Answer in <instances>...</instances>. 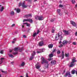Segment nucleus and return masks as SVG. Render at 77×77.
I'll return each instance as SVG.
<instances>
[{
	"mask_svg": "<svg viewBox=\"0 0 77 77\" xmlns=\"http://www.w3.org/2000/svg\"><path fill=\"white\" fill-rule=\"evenodd\" d=\"M76 61L75 58H73L72 60V62H71L69 67H70V68L74 67V66H75V63L76 62Z\"/></svg>",
	"mask_w": 77,
	"mask_h": 77,
	"instance_id": "1",
	"label": "nucleus"
},
{
	"mask_svg": "<svg viewBox=\"0 0 77 77\" xmlns=\"http://www.w3.org/2000/svg\"><path fill=\"white\" fill-rule=\"evenodd\" d=\"M41 60L42 64H44V63H47L46 68H48V66H49V64H48V62L46 60H45V59L44 58H41Z\"/></svg>",
	"mask_w": 77,
	"mask_h": 77,
	"instance_id": "2",
	"label": "nucleus"
},
{
	"mask_svg": "<svg viewBox=\"0 0 77 77\" xmlns=\"http://www.w3.org/2000/svg\"><path fill=\"white\" fill-rule=\"evenodd\" d=\"M35 18L37 20H40L41 21L42 20H44V17L42 16H37L35 17Z\"/></svg>",
	"mask_w": 77,
	"mask_h": 77,
	"instance_id": "3",
	"label": "nucleus"
},
{
	"mask_svg": "<svg viewBox=\"0 0 77 77\" xmlns=\"http://www.w3.org/2000/svg\"><path fill=\"white\" fill-rule=\"evenodd\" d=\"M25 21H26V22H29L30 23H33V20L30 18L27 19H24L23 22H25Z\"/></svg>",
	"mask_w": 77,
	"mask_h": 77,
	"instance_id": "4",
	"label": "nucleus"
},
{
	"mask_svg": "<svg viewBox=\"0 0 77 77\" xmlns=\"http://www.w3.org/2000/svg\"><path fill=\"white\" fill-rule=\"evenodd\" d=\"M64 77H71V75L70 74V72H66V74L64 75Z\"/></svg>",
	"mask_w": 77,
	"mask_h": 77,
	"instance_id": "5",
	"label": "nucleus"
},
{
	"mask_svg": "<svg viewBox=\"0 0 77 77\" xmlns=\"http://www.w3.org/2000/svg\"><path fill=\"white\" fill-rule=\"evenodd\" d=\"M32 15L31 14H27L25 15L24 17V18H29V17H32Z\"/></svg>",
	"mask_w": 77,
	"mask_h": 77,
	"instance_id": "6",
	"label": "nucleus"
},
{
	"mask_svg": "<svg viewBox=\"0 0 77 77\" xmlns=\"http://www.w3.org/2000/svg\"><path fill=\"white\" fill-rule=\"evenodd\" d=\"M36 54V52L34 51L31 54V56L30 58H34L35 57V56Z\"/></svg>",
	"mask_w": 77,
	"mask_h": 77,
	"instance_id": "7",
	"label": "nucleus"
},
{
	"mask_svg": "<svg viewBox=\"0 0 77 77\" xmlns=\"http://www.w3.org/2000/svg\"><path fill=\"white\" fill-rule=\"evenodd\" d=\"M41 66V65L39 64V63H37L35 65L36 68L37 69H39Z\"/></svg>",
	"mask_w": 77,
	"mask_h": 77,
	"instance_id": "8",
	"label": "nucleus"
},
{
	"mask_svg": "<svg viewBox=\"0 0 77 77\" xmlns=\"http://www.w3.org/2000/svg\"><path fill=\"white\" fill-rule=\"evenodd\" d=\"M22 6L23 8H26L27 7V5H25V3L24 2H23V3L22 4Z\"/></svg>",
	"mask_w": 77,
	"mask_h": 77,
	"instance_id": "9",
	"label": "nucleus"
},
{
	"mask_svg": "<svg viewBox=\"0 0 77 77\" xmlns=\"http://www.w3.org/2000/svg\"><path fill=\"white\" fill-rule=\"evenodd\" d=\"M70 23L73 26H75V27L77 26V25L75 24V23L74 22V21L72 20L71 21Z\"/></svg>",
	"mask_w": 77,
	"mask_h": 77,
	"instance_id": "10",
	"label": "nucleus"
},
{
	"mask_svg": "<svg viewBox=\"0 0 77 77\" xmlns=\"http://www.w3.org/2000/svg\"><path fill=\"white\" fill-rule=\"evenodd\" d=\"M57 12L58 14H59V15H60V16H61L62 14H61V13H60V12H61V11H60V10L59 9H57Z\"/></svg>",
	"mask_w": 77,
	"mask_h": 77,
	"instance_id": "11",
	"label": "nucleus"
},
{
	"mask_svg": "<svg viewBox=\"0 0 77 77\" xmlns=\"http://www.w3.org/2000/svg\"><path fill=\"white\" fill-rule=\"evenodd\" d=\"M68 42L67 41H66V40H64L62 42V44L63 45H65L66 44H67Z\"/></svg>",
	"mask_w": 77,
	"mask_h": 77,
	"instance_id": "12",
	"label": "nucleus"
},
{
	"mask_svg": "<svg viewBox=\"0 0 77 77\" xmlns=\"http://www.w3.org/2000/svg\"><path fill=\"white\" fill-rule=\"evenodd\" d=\"M24 30L23 29V32H30V29L27 28L26 30L24 29Z\"/></svg>",
	"mask_w": 77,
	"mask_h": 77,
	"instance_id": "13",
	"label": "nucleus"
},
{
	"mask_svg": "<svg viewBox=\"0 0 77 77\" xmlns=\"http://www.w3.org/2000/svg\"><path fill=\"white\" fill-rule=\"evenodd\" d=\"M43 45H44V42H40L39 43L38 45L40 47L42 46Z\"/></svg>",
	"mask_w": 77,
	"mask_h": 77,
	"instance_id": "14",
	"label": "nucleus"
},
{
	"mask_svg": "<svg viewBox=\"0 0 77 77\" xmlns=\"http://www.w3.org/2000/svg\"><path fill=\"white\" fill-rule=\"evenodd\" d=\"M51 65H54L56 63V62L55 60H53L51 62Z\"/></svg>",
	"mask_w": 77,
	"mask_h": 77,
	"instance_id": "15",
	"label": "nucleus"
},
{
	"mask_svg": "<svg viewBox=\"0 0 77 77\" xmlns=\"http://www.w3.org/2000/svg\"><path fill=\"white\" fill-rule=\"evenodd\" d=\"M53 47V44H49L48 45V47L49 48H52Z\"/></svg>",
	"mask_w": 77,
	"mask_h": 77,
	"instance_id": "16",
	"label": "nucleus"
},
{
	"mask_svg": "<svg viewBox=\"0 0 77 77\" xmlns=\"http://www.w3.org/2000/svg\"><path fill=\"white\" fill-rule=\"evenodd\" d=\"M23 25H24V24H26V26H28V27H30V24L28 23H23Z\"/></svg>",
	"mask_w": 77,
	"mask_h": 77,
	"instance_id": "17",
	"label": "nucleus"
},
{
	"mask_svg": "<svg viewBox=\"0 0 77 77\" xmlns=\"http://www.w3.org/2000/svg\"><path fill=\"white\" fill-rule=\"evenodd\" d=\"M62 32H59L58 34V38H60L62 36Z\"/></svg>",
	"mask_w": 77,
	"mask_h": 77,
	"instance_id": "18",
	"label": "nucleus"
},
{
	"mask_svg": "<svg viewBox=\"0 0 77 77\" xmlns=\"http://www.w3.org/2000/svg\"><path fill=\"white\" fill-rule=\"evenodd\" d=\"M24 65H25V62H23L21 63V66H20V67H21V66H22V67H23V66H24Z\"/></svg>",
	"mask_w": 77,
	"mask_h": 77,
	"instance_id": "19",
	"label": "nucleus"
},
{
	"mask_svg": "<svg viewBox=\"0 0 77 77\" xmlns=\"http://www.w3.org/2000/svg\"><path fill=\"white\" fill-rule=\"evenodd\" d=\"M64 33H65L66 35H68L69 34V32H68V31H66V30H64Z\"/></svg>",
	"mask_w": 77,
	"mask_h": 77,
	"instance_id": "20",
	"label": "nucleus"
},
{
	"mask_svg": "<svg viewBox=\"0 0 77 77\" xmlns=\"http://www.w3.org/2000/svg\"><path fill=\"white\" fill-rule=\"evenodd\" d=\"M37 50L38 51H40V52H41V53H42V52H44V49H38Z\"/></svg>",
	"mask_w": 77,
	"mask_h": 77,
	"instance_id": "21",
	"label": "nucleus"
},
{
	"mask_svg": "<svg viewBox=\"0 0 77 77\" xmlns=\"http://www.w3.org/2000/svg\"><path fill=\"white\" fill-rule=\"evenodd\" d=\"M3 60H4V58H2L1 59V60L0 61V65H1V64L3 63Z\"/></svg>",
	"mask_w": 77,
	"mask_h": 77,
	"instance_id": "22",
	"label": "nucleus"
},
{
	"mask_svg": "<svg viewBox=\"0 0 77 77\" xmlns=\"http://www.w3.org/2000/svg\"><path fill=\"white\" fill-rule=\"evenodd\" d=\"M65 56L66 57H69V53H68L67 54H65Z\"/></svg>",
	"mask_w": 77,
	"mask_h": 77,
	"instance_id": "23",
	"label": "nucleus"
},
{
	"mask_svg": "<svg viewBox=\"0 0 77 77\" xmlns=\"http://www.w3.org/2000/svg\"><path fill=\"white\" fill-rule=\"evenodd\" d=\"M49 57L50 58L53 57V54H49Z\"/></svg>",
	"mask_w": 77,
	"mask_h": 77,
	"instance_id": "24",
	"label": "nucleus"
},
{
	"mask_svg": "<svg viewBox=\"0 0 77 77\" xmlns=\"http://www.w3.org/2000/svg\"><path fill=\"white\" fill-rule=\"evenodd\" d=\"M15 14V13L14 11H11V12L10 14L11 15H14Z\"/></svg>",
	"mask_w": 77,
	"mask_h": 77,
	"instance_id": "25",
	"label": "nucleus"
},
{
	"mask_svg": "<svg viewBox=\"0 0 77 77\" xmlns=\"http://www.w3.org/2000/svg\"><path fill=\"white\" fill-rule=\"evenodd\" d=\"M14 50L15 51H17L18 50V48H15L14 49Z\"/></svg>",
	"mask_w": 77,
	"mask_h": 77,
	"instance_id": "26",
	"label": "nucleus"
},
{
	"mask_svg": "<svg viewBox=\"0 0 77 77\" xmlns=\"http://www.w3.org/2000/svg\"><path fill=\"white\" fill-rule=\"evenodd\" d=\"M0 71H1V72H2L3 73H4V74H7V72L6 71H3L2 70H0Z\"/></svg>",
	"mask_w": 77,
	"mask_h": 77,
	"instance_id": "27",
	"label": "nucleus"
},
{
	"mask_svg": "<svg viewBox=\"0 0 77 77\" xmlns=\"http://www.w3.org/2000/svg\"><path fill=\"white\" fill-rule=\"evenodd\" d=\"M8 56L9 57H11V58H13V57H14V56H13L11 54H9Z\"/></svg>",
	"mask_w": 77,
	"mask_h": 77,
	"instance_id": "28",
	"label": "nucleus"
},
{
	"mask_svg": "<svg viewBox=\"0 0 77 77\" xmlns=\"http://www.w3.org/2000/svg\"><path fill=\"white\" fill-rule=\"evenodd\" d=\"M23 50V48L22 47L21 48H20V52H21Z\"/></svg>",
	"mask_w": 77,
	"mask_h": 77,
	"instance_id": "29",
	"label": "nucleus"
},
{
	"mask_svg": "<svg viewBox=\"0 0 77 77\" xmlns=\"http://www.w3.org/2000/svg\"><path fill=\"white\" fill-rule=\"evenodd\" d=\"M36 35H37L36 34V33L35 32L33 34V35H32L33 37H34L36 36Z\"/></svg>",
	"mask_w": 77,
	"mask_h": 77,
	"instance_id": "30",
	"label": "nucleus"
},
{
	"mask_svg": "<svg viewBox=\"0 0 77 77\" xmlns=\"http://www.w3.org/2000/svg\"><path fill=\"white\" fill-rule=\"evenodd\" d=\"M17 13H19L20 12V9L18 8L16 10Z\"/></svg>",
	"mask_w": 77,
	"mask_h": 77,
	"instance_id": "31",
	"label": "nucleus"
},
{
	"mask_svg": "<svg viewBox=\"0 0 77 77\" xmlns=\"http://www.w3.org/2000/svg\"><path fill=\"white\" fill-rule=\"evenodd\" d=\"M4 9H5V8H4V7H2L1 9V12H2V11H3V10Z\"/></svg>",
	"mask_w": 77,
	"mask_h": 77,
	"instance_id": "32",
	"label": "nucleus"
},
{
	"mask_svg": "<svg viewBox=\"0 0 77 77\" xmlns=\"http://www.w3.org/2000/svg\"><path fill=\"white\" fill-rule=\"evenodd\" d=\"M71 2L72 3V4H74L75 2V1L74 0H71Z\"/></svg>",
	"mask_w": 77,
	"mask_h": 77,
	"instance_id": "33",
	"label": "nucleus"
},
{
	"mask_svg": "<svg viewBox=\"0 0 77 77\" xmlns=\"http://www.w3.org/2000/svg\"><path fill=\"white\" fill-rule=\"evenodd\" d=\"M55 32V30L54 29H52L51 30V32L53 33H54V32Z\"/></svg>",
	"mask_w": 77,
	"mask_h": 77,
	"instance_id": "34",
	"label": "nucleus"
},
{
	"mask_svg": "<svg viewBox=\"0 0 77 77\" xmlns=\"http://www.w3.org/2000/svg\"><path fill=\"white\" fill-rule=\"evenodd\" d=\"M61 56L62 58H64V57H65V54H62Z\"/></svg>",
	"mask_w": 77,
	"mask_h": 77,
	"instance_id": "35",
	"label": "nucleus"
},
{
	"mask_svg": "<svg viewBox=\"0 0 77 77\" xmlns=\"http://www.w3.org/2000/svg\"><path fill=\"white\" fill-rule=\"evenodd\" d=\"M48 60L49 61H51V60H53V58H48Z\"/></svg>",
	"mask_w": 77,
	"mask_h": 77,
	"instance_id": "36",
	"label": "nucleus"
},
{
	"mask_svg": "<svg viewBox=\"0 0 77 77\" xmlns=\"http://www.w3.org/2000/svg\"><path fill=\"white\" fill-rule=\"evenodd\" d=\"M23 38H26L27 36L26 35H23Z\"/></svg>",
	"mask_w": 77,
	"mask_h": 77,
	"instance_id": "37",
	"label": "nucleus"
},
{
	"mask_svg": "<svg viewBox=\"0 0 77 77\" xmlns=\"http://www.w3.org/2000/svg\"><path fill=\"white\" fill-rule=\"evenodd\" d=\"M57 53L58 54H59L60 53V51H57Z\"/></svg>",
	"mask_w": 77,
	"mask_h": 77,
	"instance_id": "38",
	"label": "nucleus"
},
{
	"mask_svg": "<svg viewBox=\"0 0 77 77\" xmlns=\"http://www.w3.org/2000/svg\"><path fill=\"white\" fill-rule=\"evenodd\" d=\"M63 6L61 4L60 5H59V7H60V8H62Z\"/></svg>",
	"mask_w": 77,
	"mask_h": 77,
	"instance_id": "39",
	"label": "nucleus"
},
{
	"mask_svg": "<svg viewBox=\"0 0 77 77\" xmlns=\"http://www.w3.org/2000/svg\"><path fill=\"white\" fill-rule=\"evenodd\" d=\"M57 35H56V36L55 38V39L56 40H58V38L57 39Z\"/></svg>",
	"mask_w": 77,
	"mask_h": 77,
	"instance_id": "40",
	"label": "nucleus"
},
{
	"mask_svg": "<svg viewBox=\"0 0 77 77\" xmlns=\"http://www.w3.org/2000/svg\"><path fill=\"white\" fill-rule=\"evenodd\" d=\"M0 53L1 54H3V50H1L0 52Z\"/></svg>",
	"mask_w": 77,
	"mask_h": 77,
	"instance_id": "41",
	"label": "nucleus"
},
{
	"mask_svg": "<svg viewBox=\"0 0 77 77\" xmlns=\"http://www.w3.org/2000/svg\"><path fill=\"white\" fill-rule=\"evenodd\" d=\"M39 32H40V31H39V30H38V31H37V33H36V34L37 35H38V33H39Z\"/></svg>",
	"mask_w": 77,
	"mask_h": 77,
	"instance_id": "42",
	"label": "nucleus"
},
{
	"mask_svg": "<svg viewBox=\"0 0 77 77\" xmlns=\"http://www.w3.org/2000/svg\"><path fill=\"white\" fill-rule=\"evenodd\" d=\"M72 44H73V45H75L76 44H77L75 42H73Z\"/></svg>",
	"mask_w": 77,
	"mask_h": 77,
	"instance_id": "43",
	"label": "nucleus"
},
{
	"mask_svg": "<svg viewBox=\"0 0 77 77\" xmlns=\"http://www.w3.org/2000/svg\"><path fill=\"white\" fill-rule=\"evenodd\" d=\"M56 51V49H54V50H53L52 53H54V52H55Z\"/></svg>",
	"mask_w": 77,
	"mask_h": 77,
	"instance_id": "44",
	"label": "nucleus"
},
{
	"mask_svg": "<svg viewBox=\"0 0 77 77\" xmlns=\"http://www.w3.org/2000/svg\"><path fill=\"white\" fill-rule=\"evenodd\" d=\"M18 53V52H14L13 53V54H14V55H15V54H17Z\"/></svg>",
	"mask_w": 77,
	"mask_h": 77,
	"instance_id": "45",
	"label": "nucleus"
},
{
	"mask_svg": "<svg viewBox=\"0 0 77 77\" xmlns=\"http://www.w3.org/2000/svg\"><path fill=\"white\" fill-rule=\"evenodd\" d=\"M65 70H64L63 71V72L62 73V74H65Z\"/></svg>",
	"mask_w": 77,
	"mask_h": 77,
	"instance_id": "46",
	"label": "nucleus"
},
{
	"mask_svg": "<svg viewBox=\"0 0 77 77\" xmlns=\"http://www.w3.org/2000/svg\"><path fill=\"white\" fill-rule=\"evenodd\" d=\"M41 53L40 51H37V53H38V54H39V53Z\"/></svg>",
	"mask_w": 77,
	"mask_h": 77,
	"instance_id": "47",
	"label": "nucleus"
},
{
	"mask_svg": "<svg viewBox=\"0 0 77 77\" xmlns=\"http://www.w3.org/2000/svg\"><path fill=\"white\" fill-rule=\"evenodd\" d=\"M15 26V24H13L11 25V27H14Z\"/></svg>",
	"mask_w": 77,
	"mask_h": 77,
	"instance_id": "48",
	"label": "nucleus"
},
{
	"mask_svg": "<svg viewBox=\"0 0 77 77\" xmlns=\"http://www.w3.org/2000/svg\"><path fill=\"white\" fill-rule=\"evenodd\" d=\"M62 47H63V45H61L59 46V47L60 48Z\"/></svg>",
	"mask_w": 77,
	"mask_h": 77,
	"instance_id": "49",
	"label": "nucleus"
},
{
	"mask_svg": "<svg viewBox=\"0 0 77 77\" xmlns=\"http://www.w3.org/2000/svg\"><path fill=\"white\" fill-rule=\"evenodd\" d=\"M63 39V37L61 36L60 38V41L62 40Z\"/></svg>",
	"mask_w": 77,
	"mask_h": 77,
	"instance_id": "50",
	"label": "nucleus"
},
{
	"mask_svg": "<svg viewBox=\"0 0 77 77\" xmlns=\"http://www.w3.org/2000/svg\"><path fill=\"white\" fill-rule=\"evenodd\" d=\"M14 61H12L11 62V64H12V65H14Z\"/></svg>",
	"mask_w": 77,
	"mask_h": 77,
	"instance_id": "51",
	"label": "nucleus"
},
{
	"mask_svg": "<svg viewBox=\"0 0 77 77\" xmlns=\"http://www.w3.org/2000/svg\"><path fill=\"white\" fill-rule=\"evenodd\" d=\"M51 22H54V19H51Z\"/></svg>",
	"mask_w": 77,
	"mask_h": 77,
	"instance_id": "52",
	"label": "nucleus"
},
{
	"mask_svg": "<svg viewBox=\"0 0 77 77\" xmlns=\"http://www.w3.org/2000/svg\"><path fill=\"white\" fill-rule=\"evenodd\" d=\"M75 36H77V32H75Z\"/></svg>",
	"mask_w": 77,
	"mask_h": 77,
	"instance_id": "53",
	"label": "nucleus"
},
{
	"mask_svg": "<svg viewBox=\"0 0 77 77\" xmlns=\"http://www.w3.org/2000/svg\"><path fill=\"white\" fill-rule=\"evenodd\" d=\"M12 50L10 49L9 52H10V53H11V52H12Z\"/></svg>",
	"mask_w": 77,
	"mask_h": 77,
	"instance_id": "54",
	"label": "nucleus"
},
{
	"mask_svg": "<svg viewBox=\"0 0 77 77\" xmlns=\"http://www.w3.org/2000/svg\"><path fill=\"white\" fill-rule=\"evenodd\" d=\"M33 58H29V60H33Z\"/></svg>",
	"mask_w": 77,
	"mask_h": 77,
	"instance_id": "55",
	"label": "nucleus"
},
{
	"mask_svg": "<svg viewBox=\"0 0 77 77\" xmlns=\"http://www.w3.org/2000/svg\"><path fill=\"white\" fill-rule=\"evenodd\" d=\"M26 77H28L29 76H28V74H27V73H26Z\"/></svg>",
	"mask_w": 77,
	"mask_h": 77,
	"instance_id": "56",
	"label": "nucleus"
},
{
	"mask_svg": "<svg viewBox=\"0 0 77 77\" xmlns=\"http://www.w3.org/2000/svg\"><path fill=\"white\" fill-rule=\"evenodd\" d=\"M21 54L22 55H24V53L23 52H22L21 53Z\"/></svg>",
	"mask_w": 77,
	"mask_h": 77,
	"instance_id": "57",
	"label": "nucleus"
},
{
	"mask_svg": "<svg viewBox=\"0 0 77 77\" xmlns=\"http://www.w3.org/2000/svg\"><path fill=\"white\" fill-rule=\"evenodd\" d=\"M13 41H16V38H14L13 39Z\"/></svg>",
	"mask_w": 77,
	"mask_h": 77,
	"instance_id": "58",
	"label": "nucleus"
},
{
	"mask_svg": "<svg viewBox=\"0 0 77 77\" xmlns=\"http://www.w3.org/2000/svg\"><path fill=\"white\" fill-rule=\"evenodd\" d=\"M12 44H14V43H15V41H13L12 42Z\"/></svg>",
	"mask_w": 77,
	"mask_h": 77,
	"instance_id": "59",
	"label": "nucleus"
},
{
	"mask_svg": "<svg viewBox=\"0 0 77 77\" xmlns=\"http://www.w3.org/2000/svg\"><path fill=\"white\" fill-rule=\"evenodd\" d=\"M68 43H69V44H70V43H71V41H70Z\"/></svg>",
	"mask_w": 77,
	"mask_h": 77,
	"instance_id": "60",
	"label": "nucleus"
},
{
	"mask_svg": "<svg viewBox=\"0 0 77 77\" xmlns=\"http://www.w3.org/2000/svg\"><path fill=\"white\" fill-rule=\"evenodd\" d=\"M43 3H44V4H46V1H44Z\"/></svg>",
	"mask_w": 77,
	"mask_h": 77,
	"instance_id": "61",
	"label": "nucleus"
},
{
	"mask_svg": "<svg viewBox=\"0 0 77 77\" xmlns=\"http://www.w3.org/2000/svg\"><path fill=\"white\" fill-rule=\"evenodd\" d=\"M64 52L63 51H62V54H64Z\"/></svg>",
	"mask_w": 77,
	"mask_h": 77,
	"instance_id": "62",
	"label": "nucleus"
},
{
	"mask_svg": "<svg viewBox=\"0 0 77 77\" xmlns=\"http://www.w3.org/2000/svg\"><path fill=\"white\" fill-rule=\"evenodd\" d=\"M61 43H62V42L60 41V42H59V44H61Z\"/></svg>",
	"mask_w": 77,
	"mask_h": 77,
	"instance_id": "63",
	"label": "nucleus"
},
{
	"mask_svg": "<svg viewBox=\"0 0 77 77\" xmlns=\"http://www.w3.org/2000/svg\"><path fill=\"white\" fill-rule=\"evenodd\" d=\"M22 28H24V25H22Z\"/></svg>",
	"mask_w": 77,
	"mask_h": 77,
	"instance_id": "64",
	"label": "nucleus"
}]
</instances>
